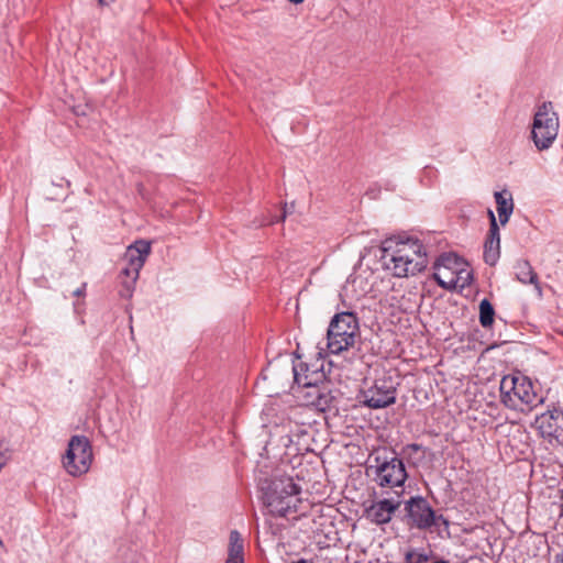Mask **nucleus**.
<instances>
[{"label": "nucleus", "mask_w": 563, "mask_h": 563, "mask_svg": "<svg viewBox=\"0 0 563 563\" xmlns=\"http://www.w3.org/2000/svg\"><path fill=\"white\" fill-rule=\"evenodd\" d=\"M562 492V497H561V500H562V507H561V516L563 517V489L561 490Z\"/></svg>", "instance_id": "nucleus-34"}, {"label": "nucleus", "mask_w": 563, "mask_h": 563, "mask_svg": "<svg viewBox=\"0 0 563 563\" xmlns=\"http://www.w3.org/2000/svg\"><path fill=\"white\" fill-rule=\"evenodd\" d=\"M397 383L390 375L376 378L371 387L362 391L363 404L372 409L386 408L396 402Z\"/></svg>", "instance_id": "nucleus-9"}, {"label": "nucleus", "mask_w": 563, "mask_h": 563, "mask_svg": "<svg viewBox=\"0 0 563 563\" xmlns=\"http://www.w3.org/2000/svg\"><path fill=\"white\" fill-rule=\"evenodd\" d=\"M262 500L274 517L297 519L302 511L301 487L290 476H274L262 485Z\"/></svg>", "instance_id": "nucleus-2"}, {"label": "nucleus", "mask_w": 563, "mask_h": 563, "mask_svg": "<svg viewBox=\"0 0 563 563\" xmlns=\"http://www.w3.org/2000/svg\"><path fill=\"white\" fill-rule=\"evenodd\" d=\"M442 275V278L445 279V280H449L450 278V273H448L446 271H444L443 273H440Z\"/></svg>", "instance_id": "nucleus-30"}, {"label": "nucleus", "mask_w": 563, "mask_h": 563, "mask_svg": "<svg viewBox=\"0 0 563 563\" xmlns=\"http://www.w3.org/2000/svg\"><path fill=\"white\" fill-rule=\"evenodd\" d=\"M433 563H450L449 561L444 560V559H435L433 561Z\"/></svg>", "instance_id": "nucleus-32"}, {"label": "nucleus", "mask_w": 563, "mask_h": 563, "mask_svg": "<svg viewBox=\"0 0 563 563\" xmlns=\"http://www.w3.org/2000/svg\"><path fill=\"white\" fill-rule=\"evenodd\" d=\"M366 473L382 488L402 487L408 474L402 459L394 450L383 449L372 455Z\"/></svg>", "instance_id": "nucleus-5"}, {"label": "nucleus", "mask_w": 563, "mask_h": 563, "mask_svg": "<svg viewBox=\"0 0 563 563\" xmlns=\"http://www.w3.org/2000/svg\"><path fill=\"white\" fill-rule=\"evenodd\" d=\"M434 560L424 549H409L405 553L404 563H433Z\"/></svg>", "instance_id": "nucleus-22"}, {"label": "nucleus", "mask_w": 563, "mask_h": 563, "mask_svg": "<svg viewBox=\"0 0 563 563\" xmlns=\"http://www.w3.org/2000/svg\"><path fill=\"white\" fill-rule=\"evenodd\" d=\"M540 435L552 445H563V410H548L536 418Z\"/></svg>", "instance_id": "nucleus-11"}, {"label": "nucleus", "mask_w": 563, "mask_h": 563, "mask_svg": "<svg viewBox=\"0 0 563 563\" xmlns=\"http://www.w3.org/2000/svg\"><path fill=\"white\" fill-rule=\"evenodd\" d=\"M559 126V115L552 102L544 101L533 117L531 135L536 147L540 151L549 148L558 136Z\"/></svg>", "instance_id": "nucleus-7"}, {"label": "nucleus", "mask_w": 563, "mask_h": 563, "mask_svg": "<svg viewBox=\"0 0 563 563\" xmlns=\"http://www.w3.org/2000/svg\"><path fill=\"white\" fill-rule=\"evenodd\" d=\"M308 435V430L305 426H295V430L290 429L288 437L289 443L299 444L300 440Z\"/></svg>", "instance_id": "nucleus-23"}, {"label": "nucleus", "mask_w": 563, "mask_h": 563, "mask_svg": "<svg viewBox=\"0 0 563 563\" xmlns=\"http://www.w3.org/2000/svg\"><path fill=\"white\" fill-rule=\"evenodd\" d=\"M433 278L437 282V284L445 290H454L456 288H460L462 290L465 287L470 286L471 283L473 282V273L472 271L463 268V266H460V268L456 269L455 272H451L449 280L443 279L440 272L434 273Z\"/></svg>", "instance_id": "nucleus-15"}, {"label": "nucleus", "mask_w": 563, "mask_h": 563, "mask_svg": "<svg viewBox=\"0 0 563 563\" xmlns=\"http://www.w3.org/2000/svg\"><path fill=\"white\" fill-rule=\"evenodd\" d=\"M86 287H87V284L82 283L80 287H78L76 290L73 291V296H75V297L85 296Z\"/></svg>", "instance_id": "nucleus-25"}, {"label": "nucleus", "mask_w": 563, "mask_h": 563, "mask_svg": "<svg viewBox=\"0 0 563 563\" xmlns=\"http://www.w3.org/2000/svg\"><path fill=\"white\" fill-rule=\"evenodd\" d=\"M404 512V521L409 529L435 534L440 539L451 537L450 520L426 497L417 495L405 500Z\"/></svg>", "instance_id": "nucleus-3"}, {"label": "nucleus", "mask_w": 563, "mask_h": 563, "mask_svg": "<svg viewBox=\"0 0 563 563\" xmlns=\"http://www.w3.org/2000/svg\"><path fill=\"white\" fill-rule=\"evenodd\" d=\"M224 563H244L243 540L236 530L230 532L228 558Z\"/></svg>", "instance_id": "nucleus-18"}, {"label": "nucleus", "mask_w": 563, "mask_h": 563, "mask_svg": "<svg viewBox=\"0 0 563 563\" xmlns=\"http://www.w3.org/2000/svg\"><path fill=\"white\" fill-rule=\"evenodd\" d=\"M92 459L93 453L89 439L86 435L75 434L68 441V448L62 462L69 475L78 477L89 471Z\"/></svg>", "instance_id": "nucleus-8"}, {"label": "nucleus", "mask_w": 563, "mask_h": 563, "mask_svg": "<svg viewBox=\"0 0 563 563\" xmlns=\"http://www.w3.org/2000/svg\"><path fill=\"white\" fill-rule=\"evenodd\" d=\"M360 336V324L356 313L342 311L335 313L328 327L327 347L331 354H341L354 346Z\"/></svg>", "instance_id": "nucleus-6"}, {"label": "nucleus", "mask_w": 563, "mask_h": 563, "mask_svg": "<svg viewBox=\"0 0 563 563\" xmlns=\"http://www.w3.org/2000/svg\"><path fill=\"white\" fill-rule=\"evenodd\" d=\"M423 450V446L418 443H409L402 448V454L407 455L408 457H411L412 454L420 452Z\"/></svg>", "instance_id": "nucleus-24"}, {"label": "nucleus", "mask_w": 563, "mask_h": 563, "mask_svg": "<svg viewBox=\"0 0 563 563\" xmlns=\"http://www.w3.org/2000/svg\"><path fill=\"white\" fill-rule=\"evenodd\" d=\"M292 563H313V562H312V561H310V560L300 559L299 561H297V562H292Z\"/></svg>", "instance_id": "nucleus-33"}, {"label": "nucleus", "mask_w": 563, "mask_h": 563, "mask_svg": "<svg viewBox=\"0 0 563 563\" xmlns=\"http://www.w3.org/2000/svg\"><path fill=\"white\" fill-rule=\"evenodd\" d=\"M150 252L151 243L148 241H135L126 249L124 260L126 261L128 265L122 269L121 273L128 277H131L133 280H136Z\"/></svg>", "instance_id": "nucleus-13"}, {"label": "nucleus", "mask_w": 563, "mask_h": 563, "mask_svg": "<svg viewBox=\"0 0 563 563\" xmlns=\"http://www.w3.org/2000/svg\"><path fill=\"white\" fill-rule=\"evenodd\" d=\"M323 365L308 364L299 361L292 365L294 380L296 385H316L330 383L322 369Z\"/></svg>", "instance_id": "nucleus-14"}, {"label": "nucleus", "mask_w": 563, "mask_h": 563, "mask_svg": "<svg viewBox=\"0 0 563 563\" xmlns=\"http://www.w3.org/2000/svg\"><path fill=\"white\" fill-rule=\"evenodd\" d=\"M286 208H287V205L284 206V209H283V212H282L280 217L277 218V219L272 220L271 222L275 223V222L284 221L286 219V216H287Z\"/></svg>", "instance_id": "nucleus-27"}, {"label": "nucleus", "mask_w": 563, "mask_h": 563, "mask_svg": "<svg viewBox=\"0 0 563 563\" xmlns=\"http://www.w3.org/2000/svg\"><path fill=\"white\" fill-rule=\"evenodd\" d=\"M484 262L489 266H495L500 257V233L498 224L494 223L493 230H488L484 243Z\"/></svg>", "instance_id": "nucleus-16"}, {"label": "nucleus", "mask_w": 563, "mask_h": 563, "mask_svg": "<svg viewBox=\"0 0 563 563\" xmlns=\"http://www.w3.org/2000/svg\"><path fill=\"white\" fill-rule=\"evenodd\" d=\"M487 216H488V219H489V230H493L494 223L498 224L497 220H496V217H495V213H494V211L492 209H488L487 210Z\"/></svg>", "instance_id": "nucleus-26"}, {"label": "nucleus", "mask_w": 563, "mask_h": 563, "mask_svg": "<svg viewBox=\"0 0 563 563\" xmlns=\"http://www.w3.org/2000/svg\"><path fill=\"white\" fill-rule=\"evenodd\" d=\"M479 323L483 328H492L495 320V308L489 299L484 298L479 302Z\"/></svg>", "instance_id": "nucleus-21"}, {"label": "nucleus", "mask_w": 563, "mask_h": 563, "mask_svg": "<svg viewBox=\"0 0 563 563\" xmlns=\"http://www.w3.org/2000/svg\"><path fill=\"white\" fill-rule=\"evenodd\" d=\"M463 265H465V263L457 255L453 253H443L437 258L434 263V268H443L444 271L451 274V272H455L456 269L460 268V266Z\"/></svg>", "instance_id": "nucleus-20"}, {"label": "nucleus", "mask_w": 563, "mask_h": 563, "mask_svg": "<svg viewBox=\"0 0 563 563\" xmlns=\"http://www.w3.org/2000/svg\"><path fill=\"white\" fill-rule=\"evenodd\" d=\"M399 500L384 498L373 500L368 506L364 507V518L373 525L383 526L389 523L400 506Z\"/></svg>", "instance_id": "nucleus-12"}, {"label": "nucleus", "mask_w": 563, "mask_h": 563, "mask_svg": "<svg viewBox=\"0 0 563 563\" xmlns=\"http://www.w3.org/2000/svg\"><path fill=\"white\" fill-rule=\"evenodd\" d=\"M495 202L497 205L498 220L501 225H506L514 212V199L509 190L495 191Z\"/></svg>", "instance_id": "nucleus-17"}, {"label": "nucleus", "mask_w": 563, "mask_h": 563, "mask_svg": "<svg viewBox=\"0 0 563 563\" xmlns=\"http://www.w3.org/2000/svg\"><path fill=\"white\" fill-rule=\"evenodd\" d=\"M552 563H563V550L554 555Z\"/></svg>", "instance_id": "nucleus-28"}, {"label": "nucleus", "mask_w": 563, "mask_h": 563, "mask_svg": "<svg viewBox=\"0 0 563 563\" xmlns=\"http://www.w3.org/2000/svg\"><path fill=\"white\" fill-rule=\"evenodd\" d=\"M380 252L384 268L398 278L415 276L428 265L424 245L418 239H386L382 243Z\"/></svg>", "instance_id": "nucleus-1"}, {"label": "nucleus", "mask_w": 563, "mask_h": 563, "mask_svg": "<svg viewBox=\"0 0 563 563\" xmlns=\"http://www.w3.org/2000/svg\"><path fill=\"white\" fill-rule=\"evenodd\" d=\"M330 383L316 385H297V397L306 407H313L319 411L330 409L335 397L332 395Z\"/></svg>", "instance_id": "nucleus-10"}, {"label": "nucleus", "mask_w": 563, "mask_h": 563, "mask_svg": "<svg viewBox=\"0 0 563 563\" xmlns=\"http://www.w3.org/2000/svg\"><path fill=\"white\" fill-rule=\"evenodd\" d=\"M516 277L522 284H531L539 287L538 274L533 271L532 266L528 261H518L516 266Z\"/></svg>", "instance_id": "nucleus-19"}, {"label": "nucleus", "mask_w": 563, "mask_h": 563, "mask_svg": "<svg viewBox=\"0 0 563 563\" xmlns=\"http://www.w3.org/2000/svg\"><path fill=\"white\" fill-rule=\"evenodd\" d=\"M115 0H98L99 4L100 5H109L111 4L112 2H114Z\"/></svg>", "instance_id": "nucleus-29"}, {"label": "nucleus", "mask_w": 563, "mask_h": 563, "mask_svg": "<svg viewBox=\"0 0 563 563\" xmlns=\"http://www.w3.org/2000/svg\"><path fill=\"white\" fill-rule=\"evenodd\" d=\"M305 0H288L291 4H301Z\"/></svg>", "instance_id": "nucleus-31"}, {"label": "nucleus", "mask_w": 563, "mask_h": 563, "mask_svg": "<svg viewBox=\"0 0 563 563\" xmlns=\"http://www.w3.org/2000/svg\"><path fill=\"white\" fill-rule=\"evenodd\" d=\"M499 393L505 407L521 412L530 411L543 401V397L534 390L531 379L523 375L504 376Z\"/></svg>", "instance_id": "nucleus-4"}]
</instances>
